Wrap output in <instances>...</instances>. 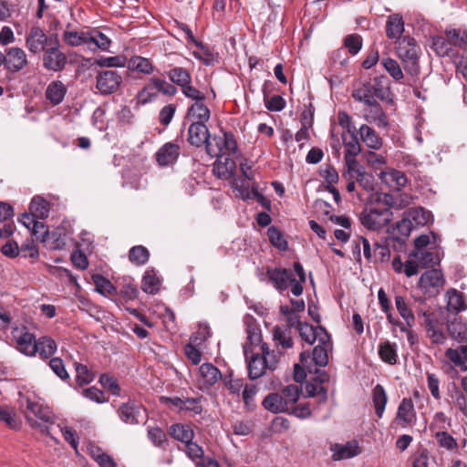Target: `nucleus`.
<instances>
[{"instance_id":"f3484780","label":"nucleus","mask_w":467,"mask_h":467,"mask_svg":"<svg viewBox=\"0 0 467 467\" xmlns=\"http://www.w3.org/2000/svg\"><path fill=\"white\" fill-rule=\"evenodd\" d=\"M141 407L134 400H129L120 405L118 410L120 420L126 424H139Z\"/></svg>"},{"instance_id":"4c0bfd02","label":"nucleus","mask_w":467,"mask_h":467,"mask_svg":"<svg viewBox=\"0 0 467 467\" xmlns=\"http://www.w3.org/2000/svg\"><path fill=\"white\" fill-rule=\"evenodd\" d=\"M372 401L374 404L376 415L379 418H381L388 402V396L386 394L385 389L380 384H377L372 389Z\"/></svg>"},{"instance_id":"774afa93","label":"nucleus","mask_w":467,"mask_h":467,"mask_svg":"<svg viewBox=\"0 0 467 467\" xmlns=\"http://www.w3.org/2000/svg\"><path fill=\"white\" fill-rule=\"evenodd\" d=\"M430 452L426 448H419L412 456V467H429Z\"/></svg>"},{"instance_id":"ea45409f","label":"nucleus","mask_w":467,"mask_h":467,"mask_svg":"<svg viewBox=\"0 0 467 467\" xmlns=\"http://www.w3.org/2000/svg\"><path fill=\"white\" fill-rule=\"evenodd\" d=\"M331 348V340L327 344H321L318 342V345L313 348L312 356L310 355V361L312 360L317 367H326L328 363L327 351Z\"/></svg>"},{"instance_id":"6e6552de","label":"nucleus","mask_w":467,"mask_h":467,"mask_svg":"<svg viewBox=\"0 0 467 467\" xmlns=\"http://www.w3.org/2000/svg\"><path fill=\"white\" fill-rule=\"evenodd\" d=\"M122 83V77L117 70H104L96 77V88L101 95L115 93Z\"/></svg>"},{"instance_id":"a211bd4d","label":"nucleus","mask_w":467,"mask_h":467,"mask_svg":"<svg viewBox=\"0 0 467 467\" xmlns=\"http://www.w3.org/2000/svg\"><path fill=\"white\" fill-rule=\"evenodd\" d=\"M413 224L409 219V217L404 213L403 218L399 221L395 227H393V231H397L400 234V236H391L389 237V240L393 242V246L395 249H401L402 246L405 244L406 239L409 237L412 228Z\"/></svg>"},{"instance_id":"de8ad7c7","label":"nucleus","mask_w":467,"mask_h":467,"mask_svg":"<svg viewBox=\"0 0 467 467\" xmlns=\"http://www.w3.org/2000/svg\"><path fill=\"white\" fill-rule=\"evenodd\" d=\"M431 47L439 57L449 56L452 50L449 39L442 36H433L431 37Z\"/></svg>"},{"instance_id":"f8f14e48","label":"nucleus","mask_w":467,"mask_h":467,"mask_svg":"<svg viewBox=\"0 0 467 467\" xmlns=\"http://www.w3.org/2000/svg\"><path fill=\"white\" fill-rule=\"evenodd\" d=\"M180 156V146L172 141L164 143L155 153L156 161L165 167L174 164Z\"/></svg>"},{"instance_id":"69168bd1","label":"nucleus","mask_w":467,"mask_h":467,"mask_svg":"<svg viewBox=\"0 0 467 467\" xmlns=\"http://www.w3.org/2000/svg\"><path fill=\"white\" fill-rule=\"evenodd\" d=\"M280 393L282 394L284 400L287 402L288 406L291 408L299 400L301 389L296 385L290 384L285 387Z\"/></svg>"},{"instance_id":"4d7b16f0","label":"nucleus","mask_w":467,"mask_h":467,"mask_svg":"<svg viewBox=\"0 0 467 467\" xmlns=\"http://www.w3.org/2000/svg\"><path fill=\"white\" fill-rule=\"evenodd\" d=\"M141 289L147 294H157L160 289L159 278L153 273L147 271L141 281Z\"/></svg>"},{"instance_id":"3c124183","label":"nucleus","mask_w":467,"mask_h":467,"mask_svg":"<svg viewBox=\"0 0 467 467\" xmlns=\"http://www.w3.org/2000/svg\"><path fill=\"white\" fill-rule=\"evenodd\" d=\"M267 236L271 244L280 251H286L288 243L285 239L284 234L276 226H270L267 229Z\"/></svg>"},{"instance_id":"c03bdc74","label":"nucleus","mask_w":467,"mask_h":467,"mask_svg":"<svg viewBox=\"0 0 467 467\" xmlns=\"http://www.w3.org/2000/svg\"><path fill=\"white\" fill-rule=\"evenodd\" d=\"M91 278L96 286L95 290L98 293L103 296L117 294V287H115L111 282L102 275L93 274Z\"/></svg>"},{"instance_id":"e433bc0d","label":"nucleus","mask_w":467,"mask_h":467,"mask_svg":"<svg viewBox=\"0 0 467 467\" xmlns=\"http://www.w3.org/2000/svg\"><path fill=\"white\" fill-rule=\"evenodd\" d=\"M199 371L206 387L214 385L222 378L221 371L212 363L202 364Z\"/></svg>"},{"instance_id":"5701e85b","label":"nucleus","mask_w":467,"mask_h":467,"mask_svg":"<svg viewBox=\"0 0 467 467\" xmlns=\"http://www.w3.org/2000/svg\"><path fill=\"white\" fill-rule=\"evenodd\" d=\"M211 112L204 104V100H198L192 104L187 110L186 118L193 122L206 123L210 119Z\"/></svg>"},{"instance_id":"7ed1b4c3","label":"nucleus","mask_w":467,"mask_h":467,"mask_svg":"<svg viewBox=\"0 0 467 467\" xmlns=\"http://www.w3.org/2000/svg\"><path fill=\"white\" fill-rule=\"evenodd\" d=\"M59 40L57 32H47L39 26H31L25 37V46L32 55H40Z\"/></svg>"},{"instance_id":"e2e57ef3","label":"nucleus","mask_w":467,"mask_h":467,"mask_svg":"<svg viewBox=\"0 0 467 467\" xmlns=\"http://www.w3.org/2000/svg\"><path fill=\"white\" fill-rule=\"evenodd\" d=\"M362 46L363 40L358 34H350L344 38V47L352 56H356L361 50Z\"/></svg>"},{"instance_id":"6e6d98bb","label":"nucleus","mask_w":467,"mask_h":467,"mask_svg":"<svg viewBox=\"0 0 467 467\" xmlns=\"http://www.w3.org/2000/svg\"><path fill=\"white\" fill-rule=\"evenodd\" d=\"M451 47H463L467 44V32L462 29H449L445 31Z\"/></svg>"},{"instance_id":"680f3d73","label":"nucleus","mask_w":467,"mask_h":467,"mask_svg":"<svg viewBox=\"0 0 467 467\" xmlns=\"http://www.w3.org/2000/svg\"><path fill=\"white\" fill-rule=\"evenodd\" d=\"M148 438L154 446L165 449L167 434L160 427H148Z\"/></svg>"},{"instance_id":"a18cd8bd","label":"nucleus","mask_w":467,"mask_h":467,"mask_svg":"<svg viewBox=\"0 0 467 467\" xmlns=\"http://www.w3.org/2000/svg\"><path fill=\"white\" fill-rule=\"evenodd\" d=\"M149 258L150 252L143 245H135L129 251V260L135 265H144L149 261Z\"/></svg>"},{"instance_id":"5fc2aeb1","label":"nucleus","mask_w":467,"mask_h":467,"mask_svg":"<svg viewBox=\"0 0 467 467\" xmlns=\"http://www.w3.org/2000/svg\"><path fill=\"white\" fill-rule=\"evenodd\" d=\"M76 382L78 386H84L93 381L95 374L86 365L75 363Z\"/></svg>"},{"instance_id":"58836bf2","label":"nucleus","mask_w":467,"mask_h":467,"mask_svg":"<svg viewBox=\"0 0 467 467\" xmlns=\"http://www.w3.org/2000/svg\"><path fill=\"white\" fill-rule=\"evenodd\" d=\"M170 434L175 440L187 444L193 439L194 432L191 426L175 423L170 427Z\"/></svg>"},{"instance_id":"20e7f679","label":"nucleus","mask_w":467,"mask_h":467,"mask_svg":"<svg viewBox=\"0 0 467 467\" xmlns=\"http://www.w3.org/2000/svg\"><path fill=\"white\" fill-rule=\"evenodd\" d=\"M205 150L212 158H223L225 153H237L238 145L235 137L231 131H223V135L209 136L205 144Z\"/></svg>"},{"instance_id":"2eb2a0df","label":"nucleus","mask_w":467,"mask_h":467,"mask_svg":"<svg viewBox=\"0 0 467 467\" xmlns=\"http://www.w3.org/2000/svg\"><path fill=\"white\" fill-rule=\"evenodd\" d=\"M331 451H333L332 458L334 461L350 459L361 452L358 442L355 440L345 444L336 443L331 447Z\"/></svg>"},{"instance_id":"49530a36","label":"nucleus","mask_w":467,"mask_h":467,"mask_svg":"<svg viewBox=\"0 0 467 467\" xmlns=\"http://www.w3.org/2000/svg\"><path fill=\"white\" fill-rule=\"evenodd\" d=\"M447 296L449 310L458 314L460 311L465 310L467 308L462 293L457 291L456 289H450L447 292Z\"/></svg>"},{"instance_id":"72a5a7b5","label":"nucleus","mask_w":467,"mask_h":467,"mask_svg":"<svg viewBox=\"0 0 467 467\" xmlns=\"http://www.w3.org/2000/svg\"><path fill=\"white\" fill-rule=\"evenodd\" d=\"M342 145L345 148L344 156H358L361 152V145L358 141L357 131L341 133Z\"/></svg>"},{"instance_id":"6ab92c4d","label":"nucleus","mask_w":467,"mask_h":467,"mask_svg":"<svg viewBox=\"0 0 467 467\" xmlns=\"http://www.w3.org/2000/svg\"><path fill=\"white\" fill-rule=\"evenodd\" d=\"M416 420L413 401L410 398H403L400 401L396 420L399 425L407 426Z\"/></svg>"},{"instance_id":"1a4fd4ad","label":"nucleus","mask_w":467,"mask_h":467,"mask_svg":"<svg viewBox=\"0 0 467 467\" xmlns=\"http://www.w3.org/2000/svg\"><path fill=\"white\" fill-rule=\"evenodd\" d=\"M419 47L414 38L410 36H402L396 42V52L403 62H409L412 65L417 64Z\"/></svg>"},{"instance_id":"f03ea898","label":"nucleus","mask_w":467,"mask_h":467,"mask_svg":"<svg viewBox=\"0 0 467 467\" xmlns=\"http://www.w3.org/2000/svg\"><path fill=\"white\" fill-rule=\"evenodd\" d=\"M395 198L390 193H379L375 201L366 207L359 215L361 224L371 231H379L392 219L391 207Z\"/></svg>"},{"instance_id":"bb28decb","label":"nucleus","mask_w":467,"mask_h":467,"mask_svg":"<svg viewBox=\"0 0 467 467\" xmlns=\"http://www.w3.org/2000/svg\"><path fill=\"white\" fill-rule=\"evenodd\" d=\"M398 346L395 342L383 340L379 344V356L381 360L389 365H395L398 362Z\"/></svg>"},{"instance_id":"7c9ffc66","label":"nucleus","mask_w":467,"mask_h":467,"mask_svg":"<svg viewBox=\"0 0 467 467\" xmlns=\"http://www.w3.org/2000/svg\"><path fill=\"white\" fill-rule=\"evenodd\" d=\"M128 68L144 75H150L155 69L152 62L149 58L140 56L131 57L128 62Z\"/></svg>"},{"instance_id":"79ce46f5","label":"nucleus","mask_w":467,"mask_h":467,"mask_svg":"<svg viewBox=\"0 0 467 467\" xmlns=\"http://www.w3.org/2000/svg\"><path fill=\"white\" fill-rule=\"evenodd\" d=\"M63 41L69 47L88 46V31H68L63 33Z\"/></svg>"},{"instance_id":"c85d7f7f","label":"nucleus","mask_w":467,"mask_h":467,"mask_svg":"<svg viewBox=\"0 0 467 467\" xmlns=\"http://www.w3.org/2000/svg\"><path fill=\"white\" fill-rule=\"evenodd\" d=\"M405 213L414 226H423L433 219L431 212L423 207L410 208Z\"/></svg>"},{"instance_id":"f257e3e1","label":"nucleus","mask_w":467,"mask_h":467,"mask_svg":"<svg viewBox=\"0 0 467 467\" xmlns=\"http://www.w3.org/2000/svg\"><path fill=\"white\" fill-rule=\"evenodd\" d=\"M390 81L384 76L359 78L354 85L351 97L363 104H370L373 100L391 102Z\"/></svg>"},{"instance_id":"09e8293b","label":"nucleus","mask_w":467,"mask_h":467,"mask_svg":"<svg viewBox=\"0 0 467 467\" xmlns=\"http://www.w3.org/2000/svg\"><path fill=\"white\" fill-rule=\"evenodd\" d=\"M194 45L200 49V52L194 51L193 57L206 66H212L215 62L214 54L210 47L197 40Z\"/></svg>"},{"instance_id":"0eeeda50","label":"nucleus","mask_w":467,"mask_h":467,"mask_svg":"<svg viewBox=\"0 0 467 467\" xmlns=\"http://www.w3.org/2000/svg\"><path fill=\"white\" fill-rule=\"evenodd\" d=\"M296 329L302 340L309 345H313L316 340H318L321 344H327L330 341V334L322 326L313 327L307 322L296 319Z\"/></svg>"},{"instance_id":"4468645a","label":"nucleus","mask_w":467,"mask_h":467,"mask_svg":"<svg viewBox=\"0 0 467 467\" xmlns=\"http://www.w3.org/2000/svg\"><path fill=\"white\" fill-rule=\"evenodd\" d=\"M365 105L368 107L365 113L366 120L376 124L379 128L386 129L389 126L388 117L378 100H373L370 104Z\"/></svg>"},{"instance_id":"c9c22d12","label":"nucleus","mask_w":467,"mask_h":467,"mask_svg":"<svg viewBox=\"0 0 467 467\" xmlns=\"http://www.w3.org/2000/svg\"><path fill=\"white\" fill-rule=\"evenodd\" d=\"M270 81H265L262 87V92L264 94L265 106L270 111H281L285 107V100L279 95L273 96L270 99H267V96L270 92L269 86Z\"/></svg>"},{"instance_id":"423d86ee","label":"nucleus","mask_w":467,"mask_h":467,"mask_svg":"<svg viewBox=\"0 0 467 467\" xmlns=\"http://www.w3.org/2000/svg\"><path fill=\"white\" fill-rule=\"evenodd\" d=\"M42 57V67L47 71L61 72L67 64V57L64 52L60 50V41L57 45H53L46 51Z\"/></svg>"},{"instance_id":"864d4df0","label":"nucleus","mask_w":467,"mask_h":467,"mask_svg":"<svg viewBox=\"0 0 467 467\" xmlns=\"http://www.w3.org/2000/svg\"><path fill=\"white\" fill-rule=\"evenodd\" d=\"M433 436L438 445L447 451H453L458 448L456 439L446 431H436Z\"/></svg>"},{"instance_id":"dca6fc26","label":"nucleus","mask_w":467,"mask_h":467,"mask_svg":"<svg viewBox=\"0 0 467 467\" xmlns=\"http://www.w3.org/2000/svg\"><path fill=\"white\" fill-rule=\"evenodd\" d=\"M423 326L427 332L428 337L432 344L441 345L446 341V335L444 332L436 327V318L432 313H423Z\"/></svg>"},{"instance_id":"f704fd0d","label":"nucleus","mask_w":467,"mask_h":467,"mask_svg":"<svg viewBox=\"0 0 467 467\" xmlns=\"http://www.w3.org/2000/svg\"><path fill=\"white\" fill-rule=\"evenodd\" d=\"M26 410L30 411L35 417L41 420L43 422H52L53 416L48 407L43 406V404L37 401H33L29 398H27Z\"/></svg>"},{"instance_id":"bf43d9fd","label":"nucleus","mask_w":467,"mask_h":467,"mask_svg":"<svg viewBox=\"0 0 467 467\" xmlns=\"http://www.w3.org/2000/svg\"><path fill=\"white\" fill-rule=\"evenodd\" d=\"M226 154L227 156L224 157L223 161H222L223 158H217L214 162V170L217 171L219 177L225 176L227 173L232 174L236 167L234 161L230 157L231 153Z\"/></svg>"},{"instance_id":"aec40b11","label":"nucleus","mask_w":467,"mask_h":467,"mask_svg":"<svg viewBox=\"0 0 467 467\" xmlns=\"http://www.w3.org/2000/svg\"><path fill=\"white\" fill-rule=\"evenodd\" d=\"M67 92V88L62 81L53 80L47 85L45 97L52 106H57L63 102Z\"/></svg>"},{"instance_id":"338daca9","label":"nucleus","mask_w":467,"mask_h":467,"mask_svg":"<svg viewBox=\"0 0 467 467\" xmlns=\"http://www.w3.org/2000/svg\"><path fill=\"white\" fill-rule=\"evenodd\" d=\"M30 230L32 234L43 243H46L50 236L54 237L56 235V233L49 232L46 224L42 222H39L37 219Z\"/></svg>"},{"instance_id":"37998d69","label":"nucleus","mask_w":467,"mask_h":467,"mask_svg":"<svg viewBox=\"0 0 467 467\" xmlns=\"http://www.w3.org/2000/svg\"><path fill=\"white\" fill-rule=\"evenodd\" d=\"M37 352L39 357L43 359H47L52 357L57 351V346L54 339L47 337H40L37 342Z\"/></svg>"},{"instance_id":"cd10ccee","label":"nucleus","mask_w":467,"mask_h":467,"mask_svg":"<svg viewBox=\"0 0 467 467\" xmlns=\"http://www.w3.org/2000/svg\"><path fill=\"white\" fill-rule=\"evenodd\" d=\"M50 212L49 202L42 196L36 195L33 197L29 204V213L40 220L48 217Z\"/></svg>"},{"instance_id":"393cba45","label":"nucleus","mask_w":467,"mask_h":467,"mask_svg":"<svg viewBox=\"0 0 467 467\" xmlns=\"http://www.w3.org/2000/svg\"><path fill=\"white\" fill-rule=\"evenodd\" d=\"M447 330L451 338L459 343L467 342V325L461 317H455L447 323Z\"/></svg>"},{"instance_id":"39448f33","label":"nucleus","mask_w":467,"mask_h":467,"mask_svg":"<svg viewBox=\"0 0 467 467\" xmlns=\"http://www.w3.org/2000/svg\"><path fill=\"white\" fill-rule=\"evenodd\" d=\"M250 349L244 345V352L247 362L248 377L254 380L262 377L267 368L274 370L275 364L277 363L276 357L273 354V360H268L265 356H261L259 353H252L251 357H248Z\"/></svg>"},{"instance_id":"4be33fe9","label":"nucleus","mask_w":467,"mask_h":467,"mask_svg":"<svg viewBox=\"0 0 467 467\" xmlns=\"http://www.w3.org/2000/svg\"><path fill=\"white\" fill-rule=\"evenodd\" d=\"M360 138L366 146L372 150H379L383 145V140L379 133L367 124H362L358 130Z\"/></svg>"},{"instance_id":"a878e982","label":"nucleus","mask_w":467,"mask_h":467,"mask_svg":"<svg viewBox=\"0 0 467 467\" xmlns=\"http://www.w3.org/2000/svg\"><path fill=\"white\" fill-rule=\"evenodd\" d=\"M443 275L438 269L425 271L420 277L419 286L423 289L430 287H441L443 285Z\"/></svg>"},{"instance_id":"052dcab7","label":"nucleus","mask_w":467,"mask_h":467,"mask_svg":"<svg viewBox=\"0 0 467 467\" xmlns=\"http://www.w3.org/2000/svg\"><path fill=\"white\" fill-rule=\"evenodd\" d=\"M306 397H318L319 403H326L327 400V389L322 385L313 382H306L305 385Z\"/></svg>"},{"instance_id":"ddd939ff","label":"nucleus","mask_w":467,"mask_h":467,"mask_svg":"<svg viewBox=\"0 0 467 467\" xmlns=\"http://www.w3.org/2000/svg\"><path fill=\"white\" fill-rule=\"evenodd\" d=\"M210 136L205 123L193 122L189 126L187 141L196 148L204 146Z\"/></svg>"},{"instance_id":"0e129e2a","label":"nucleus","mask_w":467,"mask_h":467,"mask_svg":"<svg viewBox=\"0 0 467 467\" xmlns=\"http://www.w3.org/2000/svg\"><path fill=\"white\" fill-rule=\"evenodd\" d=\"M355 181L367 192L374 191L375 179L371 173L366 171V169H362L357 174L354 175Z\"/></svg>"},{"instance_id":"473e14b6","label":"nucleus","mask_w":467,"mask_h":467,"mask_svg":"<svg viewBox=\"0 0 467 467\" xmlns=\"http://www.w3.org/2000/svg\"><path fill=\"white\" fill-rule=\"evenodd\" d=\"M300 364L294 366V379L298 383H302L306 378V370L312 373V364L310 362V353L302 352L300 354Z\"/></svg>"},{"instance_id":"603ef678","label":"nucleus","mask_w":467,"mask_h":467,"mask_svg":"<svg viewBox=\"0 0 467 467\" xmlns=\"http://www.w3.org/2000/svg\"><path fill=\"white\" fill-rule=\"evenodd\" d=\"M357 156H344L345 168L342 171V177L347 180L354 179V175L357 174L362 169H365L358 161L356 159Z\"/></svg>"},{"instance_id":"2f4dec72","label":"nucleus","mask_w":467,"mask_h":467,"mask_svg":"<svg viewBox=\"0 0 467 467\" xmlns=\"http://www.w3.org/2000/svg\"><path fill=\"white\" fill-rule=\"evenodd\" d=\"M165 75L174 85L182 87L192 83V75L190 71L182 67H174L165 72Z\"/></svg>"},{"instance_id":"8fccbe9b","label":"nucleus","mask_w":467,"mask_h":467,"mask_svg":"<svg viewBox=\"0 0 467 467\" xmlns=\"http://www.w3.org/2000/svg\"><path fill=\"white\" fill-rule=\"evenodd\" d=\"M395 306L396 308L400 315V317L404 319L407 326L412 327L415 321V317L411 311V309L409 307L405 297L401 296H395Z\"/></svg>"},{"instance_id":"a19ab883","label":"nucleus","mask_w":467,"mask_h":467,"mask_svg":"<svg viewBox=\"0 0 467 467\" xmlns=\"http://www.w3.org/2000/svg\"><path fill=\"white\" fill-rule=\"evenodd\" d=\"M91 45L95 46V47L99 48L103 51L109 50L111 40L105 34L98 29H92L88 31V47H91Z\"/></svg>"},{"instance_id":"9d476101","label":"nucleus","mask_w":467,"mask_h":467,"mask_svg":"<svg viewBox=\"0 0 467 467\" xmlns=\"http://www.w3.org/2000/svg\"><path fill=\"white\" fill-rule=\"evenodd\" d=\"M5 67L11 73L23 69L28 63L26 54L21 47H10L5 55Z\"/></svg>"},{"instance_id":"13d9d810","label":"nucleus","mask_w":467,"mask_h":467,"mask_svg":"<svg viewBox=\"0 0 467 467\" xmlns=\"http://www.w3.org/2000/svg\"><path fill=\"white\" fill-rule=\"evenodd\" d=\"M274 340L281 345L284 348H290L294 345L291 332L281 327L275 326L273 330Z\"/></svg>"},{"instance_id":"c756f323","label":"nucleus","mask_w":467,"mask_h":467,"mask_svg":"<svg viewBox=\"0 0 467 467\" xmlns=\"http://www.w3.org/2000/svg\"><path fill=\"white\" fill-rule=\"evenodd\" d=\"M404 31L402 16L394 14L388 17L386 23V35L389 39L400 38Z\"/></svg>"},{"instance_id":"9b49d317","label":"nucleus","mask_w":467,"mask_h":467,"mask_svg":"<svg viewBox=\"0 0 467 467\" xmlns=\"http://www.w3.org/2000/svg\"><path fill=\"white\" fill-rule=\"evenodd\" d=\"M265 275L274 287L279 292L285 291L288 288V283L294 275L291 270L281 267H266Z\"/></svg>"},{"instance_id":"b1692460","label":"nucleus","mask_w":467,"mask_h":467,"mask_svg":"<svg viewBox=\"0 0 467 467\" xmlns=\"http://www.w3.org/2000/svg\"><path fill=\"white\" fill-rule=\"evenodd\" d=\"M36 342L35 336L26 331L16 338V348L24 355L33 357L37 352Z\"/></svg>"},{"instance_id":"412c9836","label":"nucleus","mask_w":467,"mask_h":467,"mask_svg":"<svg viewBox=\"0 0 467 467\" xmlns=\"http://www.w3.org/2000/svg\"><path fill=\"white\" fill-rule=\"evenodd\" d=\"M264 408L273 413L287 412L290 410L287 402L284 400L280 392L269 393L263 400Z\"/></svg>"}]
</instances>
